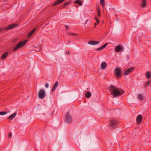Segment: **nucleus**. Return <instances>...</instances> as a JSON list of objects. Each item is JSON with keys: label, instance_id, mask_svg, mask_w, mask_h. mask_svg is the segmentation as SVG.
Returning <instances> with one entry per match:
<instances>
[{"label": "nucleus", "instance_id": "obj_24", "mask_svg": "<svg viewBox=\"0 0 151 151\" xmlns=\"http://www.w3.org/2000/svg\"><path fill=\"white\" fill-rule=\"evenodd\" d=\"M146 76L147 79H149L150 78V72H147L146 74Z\"/></svg>", "mask_w": 151, "mask_h": 151}, {"label": "nucleus", "instance_id": "obj_27", "mask_svg": "<svg viewBox=\"0 0 151 151\" xmlns=\"http://www.w3.org/2000/svg\"><path fill=\"white\" fill-rule=\"evenodd\" d=\"M103 49H104L103 48V47L102 46H101V47H100L98 48L97 49V50H98V51H100V50H102Z\"/></svg>", "mask_w": 151, "mask_h": 151}, {"label": "nucleus", "instance_id": "obj_30", "mask_svg": "<svg viewBox=\"0 0 151 151\" xmlns=\"http://www.w3.org/2000/svg\"><path fill=\"white\" fill-rule=\"evenodd\" d=\"M107 44H108V43H106L105 44H104L102 46V47H103V48L104 49L106 46Z\"/></svg>", "mask_w": 151, "mask_h": 151}, {"label": "nucleus", "instance_id": "obj_7", "mask_svg": "<svg viewBox=\"0 0 151 151\" xmlns=\"http://www.w3.org/2000/svg\"><path fill=\"white\" fill-rule=\"evenodd\" d=\"M135 68L134 67L130 68L127 69L124 73V75H127L132 72L134 70Z\"/></svg>", "mask_w": 151, "mask_h": 151}, {"label": "nucleus", "instance_id": "obj_3", "mask_svg": "<svg viewBox=\"0 0 151 151\" xmlns=\"http://www.w3.org/2000/svg\"><path fill=\"white\" fill-rule=\"evenodd\" d=\"M114 73L117 78L121 77L122 75V70L119 68H116L114 70Z\"/></svg>", "mask_w": 151, "mask_h": 151}, {"label": "nucleus", "instance_id": "obj_23", "mask_svg": "<svg viewBox=\"0 0 151 151\" xmlns=\"http://www.w3.org/2000/svg\"><path fill=\"white\" fill-rule=\"evenodd\" d=\"M100 3L103 7L105 6V1L104 0H100Z\"/></svg>", "mask_w": 151, "mask_h": 151}, {"label": "nucleus", "instance_id": "obj_9", "mask_svg": "<svg viewBox=\"0 0 151 151\" xmlns=\"http://www.w3.org/2000/svg\"><path fill=\"white\" fill-rule=\"evenodd\" d=\"M17 26V24H12L8 26L7 27L5 28V30H7L9 29H12L13 28L16 27Z\"/></svg>", "mask_w": 151, "mask_h": 151}, {"label": "nucleus", "instance_id": "obj_36", "mask_svg": "<svg viewBox=\"0 0 151 151\" xmlns=\"http://www.w3.org/2000/svg\"><path fill=\"white\" fill-rule=\"evenodd\" d=\"M71 42V40H69L68 41V44L69 43Z\"/></svg>", "mask_w": 151, "mask_h": 151}, {"label": "nucleus", "instance_id": "obj_12", "mask_svg": "<svg viewBox=\"0 0 151 151\" xmlns=\"http://www.w3.org/2000/svg\"><path fill=\"white\" fill-rule=\"evenodd\" d=\"M58 81H56L55 82V84H54L53 86V87L52 89V92L54 91L55 90L56 88L58 86Z\"/></svg>", "mask_w": 151, "mask_h": 151}, {"label": "nucleus", "instance_id": "obj_26", "mask_svg": "<svg viewBox=\"0 0 151 151\" xmlns=\"http://www.w3.org/2000/svg\"><path fill=\"white\" fill-rule=\"evenodd\" d=\"M7 113L5 111L0 112V115H4L6 114Z\"/></svg>", "mask_w": 151, "mask_h": 151}, {"label": "nucleus", "instance_id": "obj_5", "mask_svg": "<svg viewBox=\"0 0 151 151\" xmlns=\"http://www.w3.org/2000/svg\"><path fill=\"white\" fill-rule=\"evenodd\" d=\"M118 123V122L116 119H111L110 121L109 124L110 127L112 128L114 127L115 126L117 125Z\"/></svg>", "mask_w": 151, "mask_h": 151}, {"label": "nucleus", "instance_id": "obj_21", "mask_svg": "<svg viewBox=\"0 0 151 151\" xmlns=\"http://www.w3.org/2000/svg\"><path fill=\"white\" fill-rule=\"evenodd\" d=\"M138 98L139 100H142L143 99V98L142 95L139 94L138 95Z\"/></svg>", "mask_w": 151, "mask_h": 151}, {"label": "nucleus", "instance_id": "obj_11", "mask_svg": "<svg viewBox=\"0 0 151 151\" xmlns=\"http://www.w3.org/2000/svg\"><path fill=\"white\" fill-rule=\"evenodd\" d=\"M107 67V64L105 62H102L101 65V67L102 69H105Z\"/></svg>", "mask_w": 151, "mask_h": 151}, {"label": "nucleus", "instance_id": "obj_16", "mask_svg": "<svg viewBox=\"0 0 151 151\" xmlns=\"http://www.w3.org/2000/svg\"><path fill=\"white\" fill-rule=\"evenodd\" d=\"M96 10L97 13V15L98 17H100L101 16V11L99 7H97L96 8Z\"/></svg>", "mask_w": 151, "mask_h": 151}, {"label": "nucleus", "instance_id": "obj_29", "mask_svg": "<svg viewBox=\"0 0 151 151\" xmlns=\"http://www.w3.org/2000/svg\"><path fill=\"white\" fill-rule=\"evenodd\" d=\"M150 83V81H147L146 84L145 85V87L146 88L147 86L149 85Z\"/></svg>", "mask_w": 151, "mask_h": 151}, {"label": "nucleus", "instance_id": "obj_14", "mask_svg": "<svg viewBox=\"0 0 151 151\" xmlns=\"http://www.w3.org/2000/svg\"><path fill=\"white\" fill-rule=\"evenodd\" d=\"M65 0H58L55 3L52 5L53 6L57 5V4H60L62 2L64 1Z\"/></svg>", "mask_w": 151, "mask_h": 151}, {"label": "nucleus", "instance_id": "obj_34", "mask_svg": "<svg viewBox=\"0 0 151 151\" xmlns=\"http://www.w3.org/2000/svg\"><path fill=\"white\" fill-rule=\"evenodd\" d=\"M99 23H98V22H96L95 23V24H94V27H95L98 24H99Z\"/></svg>", "mask_w": 151, "mask_h": 151}, {"label": "nucleus", "instance_id": "obj_2", "mask_svg": "<svg viewBox=\"0 0 151 151\" xmlns=\"http://www.w3.org/2000/svg\"><path fill=\"white\" fill-rule=\"evenodd\" d=\"M27 40H25L22 42L18 43L13 49V51H15L18 49L22 47L27 42Z\"/></svg>", "mask_w": 151, "mask_h": 151}, {"label": "nucleus", "instance_id": "obj_18", "mask_svg": "<svg viewBox=\"0 0 151 151\" xmlns=\"http://www.w3.org/2000/svg\"><path fill=\"white\" fill-rule=\"evenodd\" d=\"M146 0H142V4H141V7H144L146 5Z\"/></svg>", "mask_w": 151, "mask_h": 151}, {"label": "nucleus", "instance_id": "obj_35", "mask_svg": "<svg viewBox=\"0 0 151 151\" xmlns=\"http://www.w3.org/2000/svg\"><path fill=\"white\" fill-rule=\"evenodd\" d=\"M65 28L66 29H68V25H65Z\"/></svg>", "mask_w": 151, "mask_h": 151}, {"label": "nucleus", "instance_id": "obj_8", "mask_svg": "<svg viewBox=\"0 0 151 151\" xmlns=\"http://www.w3.org/2000/svg\"><path fill=\"white\" fill-rule=\"evenodd\" d=\"M142 119V116L141 115H138L136 118V122L139 124H140L141 122Z\"/></svg>", "mask_w": 151, "mask_h": 151}, {"label": "nucleus", "instance_id": "obj_33", "mask_svg": "<svg viewBox=\"0 0 151 151\" xmlns=\"http://www.w3.org/2000/svg\"><path fill=\"white\" fill-rule=\"evenodd\" d=\"M9 137H12V134H11V133H10L9 134Z\"/></svg>", "mask_w": 151, "mask_h": 151}, {"label": "nucleus", "instance_id": "obj_1", "mask_svg": "<svg viewBox=\"0 0 151 151\" xmlns=\"http://www.w3.org/2000/svg\"><path fill=\"white\" fill-rule=\"evenodd\" d=\"M109 91L113 97H117L124 93V90H119L118 88L112 85H111L109 87Z\"/></svg>", "mask_w": 151, "mask_h": 151}, {"label": "nucleus", "instance_id": "obj_22", "mask_svg": "<svg viewBox=\"0 0 151 151\" xmlns=\"http://www.w3.org/2000/svg\"><path fill=\"white\" fill-rule=\"evenodd\" d=\"M91 93L88 92L86 94V96L87 98H88L91 97Z\"/></svg>", "mask_w": 151, "mask_h": 151}, {"label": "nucleus", "instance_id": "obj_10", "mask_svg": "<svg viewBox=\"0 0 151 151\" xmlns=\"http://www.w3.org/2000/svg\"><path fill=\"white\" fill-rule=\"evenodd\" d=\"M99 42L98 41H93L90 42H88V43L89 44L92 45H98L99 44Z\"/></svg>", "mask_w": 151, "mask_h": 151}, {"label": "nucleus", "instance_id": "obj_32", "mask_svg": "<svg viewBox=\"0 0 151 151\" xmlns=\"http://www.w3.org/2000/svg\"><path fill=\"white\" fill-rule=\"evenodd\" d=\"M45 87L46 88H48L49 87V85L47 83H46L45 84Z\"/></svg>", "mask_w": 151, "mask_h": 151}, {"label": "nucleus", "instance_id": "obj_4", "mask_svg": "<svg viewBox=\"0 0 151 151\" xmlns=\"http://www.w3.org/2000/svg\"><path fill=\"white\" fill-rule=\"evenodd\" d=\"M38 96L40 99H43L45 96V90L43 89H40L39 91Z\"/></svg>", "mask_w": 151, "mask_h": 151}, {"label": "nucleus", "instance_id": "obj_20", "mask_svg": "<svg viewBox=\"0 0 151 151\" xmlns=\"http://www.w3.org/2000/svg\"><path fill=\"white\" fill-rule=\"evenodd\" d=\"M75 4H78L79 6H81L82 5V2L80 0H76L75 1Z\"/></svg>", "mask_w": 151, "mask_h": 151}, {"label": "nucleus", "instance_id": "obj_6", "mask_svg": "<svg viewBox=\"0 0 151 151\" xmlns=\"http://www.w3.org/2000/svg\"><path fill=\"white\" fill-rule=\"evenodd\" d=\"M65 121L68 123L72 122V117L69 113H67L65 115Z\"/></svg>", "mask_w": 151, "mask_h": 151}, {"label": "nucleus", "instance_id": "obj_28", "mask_svg": "<svg viewBox=\"0 0 151 151\" xmlns=\"http://www.w3.org/2000/svg\"><path fill=\"white\" fill-rule=\"evenodd\" d=\"M68 35H74V36H76L77 35V34H75V33H68Z\"/></svg>", "mask_w": 151, "mask_h": 151}, {"label": "nucleus", "instance_id": "obj_17", "mask_svg": "<svg viewBox=\"0 0 151 151\" xmlns=\"http://www.w3.org/2000/svg\"><path fill=\"white\" fill-rule=\"evenodd\" d=\"M8 52H5L4 53H3V54L2 55L1 59H4L8 55Z\"/></svg>", "mask_w": 151, "mask_h": 151}, {"label": "nucleus", "instance_id": "obj_31", "mask_svg": "<svg viewBox=\"0 0 151 151\" xmlns=\"http://www.w3.org/2000/svg\"><path fill=\"white\" fill-rule=\"evenodd\" d=\"M94 19H95V20L97 21V22H98V23H99V20L96 17H94Z\"/></svg>", "mask_w": 151, "mask_h": 151}, {"label": "nucleus", "instance_id": "obj_19", "mask_svg": "<svg viewBox=\"0 0 151 151\" xmlns=\"http://www.w3.org/2000/svg\"><path fill=\"white\" fill-rule=\"evenodd\" d=\"M36 30V28H35L30 32L28 34V37L31 36L35 32Z\"/></svg>", "mask_w": 151, "mask_h": 151}, {"label": "nucleus", "instance_id": "obj_13", "mask_svg": "<svg viewBox=\"0 0 151 151\" xmlns=\"http://www.w3.org/2000/svg\"><path fill=\"white\" fill-rule=\"evenodd\" d=\"M122 49V46L118 45L116 46L115 48V51L116 52H120Z\"/></svg>", "mask_w": 151, "mask_h": 151}, {"label": "nucleus", "instance_id": "obj_25", "mask_svg": "<svg viewBox=\"0 0 151 151\" xmlns=\"http://www.w3.org/2000/svg\"><path fill=\"white\" fill-rule=\"evenodd\" d=\"M70 3V2L68 1L66 2L65 3H64L63 6V8H65V7H66L67 6L69 5V4Z\"/></svg>", "mask_w": 151, "mask_h": 151}, {"label": "nucleus", "instance_id": "obj_15", "mask_svg": "<svg viewBox=\"0 0 151 151\" xmlns=\"http://www.w3.org/2000/svg\"><path fill=\"white\" fill-rule=\"evenodd\" d=\"M17 113H14L13 114H11L9 117L7 118V119H9L11 120H12L14 118L16 115Z\"/></svg>", "mask_w": 151, "mask_h": 151}]
</instances>
